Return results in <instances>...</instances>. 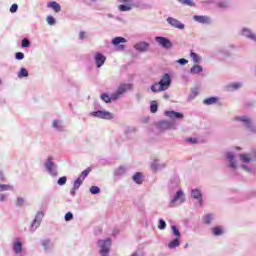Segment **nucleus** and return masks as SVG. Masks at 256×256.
I'll list each match as a JSON object with an SVG mask.
<instances>
[{
	"instance_id": "nucleus-51",
	"label": "nucleus",
	"mask_w": 256,
	"mask_h": 256,
	"mask_svg": "<svg viewBox=\"0 0 256 256\" xmlns=\"http://www.w3.org/2000/svg\"><path fill=\"white\" fill-rule=\"evenodd\" d=\"M176 63H178L179 65H187L189 63V60L185 58H181V59H178Z\"/></svg>"
},
{
	"instance_id": "nucleus-15",
	"label": "nucleus",
	"mask_w": 256,
	"mask_h": 256,
	"mask_svg": "<svg viewBox=\"0 0 256 256\" xmlns=\"http://www.w3.org/2000/svg\"><path fill=\"white\" fill-rule=\"evenodd\" d=\"M167 23H169V25H171L172 27H175L176 29H185V25L181 23V21L173 17H168Z\"/></svg>"
},
{
	"instance_id": "nucleus-19",
	"label": "nucleus",
	"mask_w": 256,
	"mask_h": 256,
	"mask_svg": "<svg viewBox=\"0 0 256 256\" xmlns=\"http://www.w3.org/2000/svg\"><path fill=\"white\" fill-rule=\"evenodd\" d=\"M13 251L15 255H21L23 253V242L17 240L13 243Z\"/></svg>"
},
{
	"instance_id": "nucleus-58",
	"label": "nucleus",
	"mask_w": 256,
	"mask_h": 256,
	"mask_svg": "<svg viewBox=\"0 0 256 256\" xmlns=\"http://www.w3.org/2000/svg\"><path fill=\"white\" fill-rule=\"evenodd\" d=\"M79 39L81 40L85 39V32L82 31L79 33Z\"/></svg>"
},
{
	"instance_id": "nucleus-32",
	"label": "nucleus",
	"mask_w": 256,
	"mask_h": 256,
	"mask_svg": "<svg viewBox=\"0 0 256 256\" xmlns=\"http://www.w3.org/2000/svg\"><path fill=\"white\" fill-rule=\"evenodd\" d=\"M19 79H23L25 77H29V71H27L25 68H21L18 72Z\"/></svg>"
},
{
	"instance_id": "nucleus-39",
	"label": "nucleus",
	"mask_w": 256,
	"mask_h": 256,
	"mask_svg": "<svg viewBox=\"0 0 256 256\" xmlns=\"http://www.w3.org/2000/svg\"><path fill=\"white\" fill-rule=\"evenodd\" d=\"M67 183V176H62L58 179L57 184L63 187Z\"/></svg>"
},
{
	"instance_id": "nucleus-24",
	"label": "nucleus",
	"mask_w": 256,
	"mask_h": 256,
	"mask_svg": "<svg viewBox=\"0 0 256 256\" xmlns=\"http://www.w3.org/2000/svg\"><path fill=\"white\" fill-rule=\"evenodd\" d=\"M242 35L248 39H252V41H256V35L247 28L242 29Z\"/></svg>"
},
{
	"instance_id": "nucleus-23",
	"label": "nucleus",
	"mask_w": 256,
	"mask_h": 256,
	"mask_svg": "<svg viewBox=\"0 0 256 256\" xmlns=\"http://www.w3.org/2000/svg\"><path fill=\"white\" fill-rule=\"evenodd\" d=\"M132 181H134V183H136V185H143V173L136 172L132 176Z\"/></svg>"
},
{
	"instance_id": "nucleus-11",
	"label": "nucleus",
	"mask_w": 256,
	"mask_h": 256,
	"mask_svg": "<svg viewBox=\"0 0 256 256\" xmlns=\"http://www.w3.org/2000/svg\"><path fill=\"white\" fill-rule=\"evenodd\" d=\"M179 176H173L170 178L169 183H168V189L170 193H173V191H179Z\"/></svg>"
},
{
	"instance_id": "nucleus-61",
	"label": "nucleus",
	"mask_w": 256,
	"mask_h": 256,
	"mask_svg": "<svg viewBox=\"0 0 256 256\" xmlns=\"http://www.w3.org/2000/svg\"><path fill=\"white\" fill-rule=\"evenodd\" d=\"M187 142H188V143H193V137L188 138V139H187Z\"/></svg>"
},
{
	"instance_id": "nucleus-2",
	"label": "nucleus",
	"mask_w": 256,
	"mask_h": 256,
	"mask_svg": "<svg viewBox=\"0 0 256 256\" xmlns=\"http://www.w3.org/2000/svg\"><path fill=\"white\" fill-rule=\"evenodd\" d=\"M44 167H45L48 175H50L51 177H57V175H58L57 164H55L53 156H49L46 159V161L44 163Z\"/></svg>"
},
{
	"instance_id": "nucleus-33",
	"label": "nucleus",
	"mask_w": 256,
	"mask_h": 256,
	"mask_svg": "<svg viewBox=\"0 0 256 256\" xmlns=\"http://www.w3.org/2000/svg\"><path fill=\"white\" fill-rule=\"evenodd\" d=\"M171 229H172V233H173L174 237L181 239V232L179 231V228H177V226H175V225H172Z\"/></svg>"
},
{
	"instance_id": "nucleus-43",
	"label": "nucleus",
	"mask_w": 256,
	"mask_h": 256,
	"mask_svg": "<svg viewBox=\"0 0 256 256\" xmlns=\"http://www.w3.org/2000/svg\"><path fill=\"white\" fill-rule=\"evenodd\" d=\"M178 3L182 5H188V7H193V0H178Z\"/></svg>"
},
{
	"instance_id": "nucleus-4",
	"label": "nucleus",
	"mask_w": 256,
	"mask_h": 256,
	"mask_svg": "<svg viewBox=\"0 0 256 256\" xmlns=\"http://www.w3.org/2000/svg\"><path fill=\"white\" fill-rule=\"evenodd\" d=\"M182 203H185V193L181 189H178L170 200L169 207H179Z\"/></svg>"
},
{
	"instance_id": "nucleus-16",
	"label": "nucleus",
	"mask_w": 256,
	"mask_h": 256,
	"mask_svg": "<svg viewBox=\"0 0 256 256\" xmlns=\"http://www.w3.org/2000/svg\"><path fill=\"white\" fill-rule=\"evenodd\" d=\"M52 128L59 133L65 131V125H63V120L55 119L52 121Z\"/></svg>"
},
{
	"instance_id": "nucleus-34",
	"label": "nucleus",
	"mask_w": 256,
	"mask_h": 256,
	"mask_svg": "<svg viewBox=\"0 0 256 256\" xmlns=\"http://www.w3.org/2000/svg\"><path fill=\"white\" fill-rule=\"evenodd\" d=\"M21 47L23 49H27V48L31 47V41L28 38H23L21 41Z\"/></svg>"
},
{
	"instance_id": "nucleus-35",
	"label": "nucleus",
	"mask_w": 256,
	"mask_h": 256,
	"mask_svg": "<svg viewBox=\"0 0 256 256\" xmlns=\"http://www.w3.org/2000/svg\"><path fill=\"white\" fill-rule=\"evenodd\" d=\"M213 235L219 236L223 233V228L221 226H216L212 228Z\"/></svg>"
},
{
	"instance_id": "nucleus-18",
	"label": "nucleus",
	"mask_w": 256,
	"mask_h": 256,
	"mask_svg": "<svg viewBox=\"0 0 256 256\" xmlns=\"http://www.w3.org/2000/svg\"><path fill=\"white\" fill-rule=\"evenodd\" d=\"M134 49L136 51H139V53H145L149 49V43L148 42H139L134 45Z\"/></svg>"
},
{
	"instance_id": "nucleus-13",
	"label": "nucleus",
	"mask_w": 256,
	"mask_h": 256,
	"mask_svg": "<svg viewBox=\"0 0 256 256\" xmlns=\"http://www.w3.org/2000/svg\"><path fill=\"white\" fill-rule=\"evenodd\" d=\"M121 43H127V39L121 36H118L112 39V45H114L115 47H118L120 51H123L125 49V45Z\"/></svg>"
},
{
	"instance_id": "nucleus-60",
	"label": "nucleus",
	"mask_w": 256,
	"mask_h": 256,
	"mask_svg": "<svg viewBox=\"0 0 256 256\" xmlns=\"http://www.w3.org/2000/svg\"><path fill=\"white\" fill-rule=\"evenodd\" d=\"M3 179H5V177L3 176V171H0V181H3Z\"/></svg>"
},
{
	"instance_id": "nucleus-45",
	"label": "nucleus",
	"mask_w": 256,
	"mask_h": 256,
	"mask_svg": "<svg viewBox=\"0 0 256 256\" xmlns=\"http://www.w3.org/2000/svg\"><path fill=\"white\" fill-rule=\"evenodd\" d=\"M150 89L153 93H159V92L162 91V90H159V84L158 83L153 84Z\"/></svg>"
},
{
	"instance_id": "nucleus-42",
	"label": "nucleus",
	"mask_w": 256,
	"mask_h": 256,
	"mask_svg": "<svg viewBox=\"0 0 256 256\" xmlns=\"http://www.w3.org/2000/svg\"><path fill=\"white\" fill-rule=\"evenodd\" d=\"M240 159L241 161H243L244 163H249L251 161V158L249 157L248 154H241L240 155Z\"/></svg>"
},
{
	"instance_id": "nucleus-56",
	"label": "nucleus",
	"mask_w": 256,
	"mask_h": 256,
	"mask_svg": "<svg viewBox=\"0 0 256 256\" xmlns=\"http://www.w3.org/2000/svg\"><path fill=\"white\" fill-rule=\"evenodd\" d=\"M77 190L78 189H75V187L73 186L72 189L70 190V195H72V197H75Z\"/></svg>"
},
{
	"instance_id": "nucleus-1",
	"label": "nucleus",
	"mask_w": 256,
	"mask_h": 256,
	"mask_svg": "<svg viewBox=\"0 0 256 256\" xmlns=\"http://www.w3.org/2000/svg\"><path fill=\"white\" fill-rule=\"evenodd\" d=\"M165 117L170 120H161L157 123V128L159 131H167L169 129H177L179 127L180 119H183L184 115L181 112L167 110L164 112Z\"/></svg>"
},
{
	"instance_id": "nucleus-41",
	"label": "nucleus",
	"mask_w": 256,
	"mask_h": 256,
	"mask_svg": "<svg viewBox=\"0 0 256 256\" xmlns=\"http://www.w3.org/2000/svg\"><path fill=\"white\" fill-rule=\"evenodd\" d=\"M15 59L16 61H23V59H25V54L23 52H16Z\"/></svg>"
},
{
	"instance_id": "nucleus-63",
	"label": "nucleus",
	"mask_w": 256,
	"mask_h": 256,
	"mask_svg": "<svg viewBox=\"0 0 256 256\" xmlns=\"http://www.w3.org/2000/svg\"><path fill=\"white\" fill-rule=\"evenodd\" d=\"M165 99H169V95L168 94H164L163 96Z\"/></svg>"
},
{
	"instance_id": "nucleus-21",
	"label": "nucleus",
	"mask_w": 256,
	"mask_h": 256,
	"mask_svg": "<svg viewBox=\"0 0 256 256\" xmlns=\"http://www.w3.org/2000/svg\"><path fill=\"white\" fill-rule=\"evenodd\" d=\"M193 67L190 68V70H184L182 74V81L184 83H189L191 81V74H193Z\"/></svg>"
},
{
	"instance_id": "nucleus-22",
	"label": "nucleus",
	"mask_w": 256,
	"mask_h": 256,
	"mask_svg": "<svg viewBox=\"0 0 256 256\" xmlns=\"http://www.w3.org/2000/svg\"><path fill=\"white\" fill-rule=\"evenodd\" d=\"M194 20L198 23H202L203 25H209L211 23V18L207 16H194Z\"/></svg>"
},
{
	"instance_id": "nucleus-38",
	"label": "nucleus",
	"mask_w": 256,
	"mask_h": 256,
	"mask_svg": "<svg viewBox=\"0 0 256 256\" xmlns=\"http://www.w3.org/2000/svg\"><path fill=\"white\" fill-rule=\"evenodd\" d=\"M167 227V222H165V220L163 219H159V225H158V229H160V231L165 230Z\"/></svg>"
},
{
	"instance_id": "nucleus-27",
	"label": "nucleus",
	"mask_w": 256,
	"mask_h": 256,
	"mask_svg": "<svg viewBox=\"0 0 256 256\" xmlns=\"http://www.w3.org/2000/svg\"><path fill=\"white\" fill-rule=\"evenodd\" d=\"M127 173V168L125 166H119L115 171L114 175L116 177H121V175H125Z\"/></svg>"
},
{
	"instance_id": "nucleus-48",
	"label": "nucleus",
	"mask_w": 256,
	"mask_h": 256,
	"mask_svg": "<svg viewBox=\"0 0 256 256\" xmlns=\"http://www.w3.org/2000/svg\"><path fill=\"white\" fill-rule=\"evenodd\" d=\"M65 221H73V213L72 212H68L65 214L64 216Z\"/></svg>"
},
{
	"instance_id": "nucleus-14",
	"label": "nucleus",
	"mask_w": 256,
	"mask_h": 256,
	"mask_svg": "<svg viewBox=\"0 0 256 256\" xmlns=\"http://www.w3.org/2000/svg\"><path fill=\"white\" fill-rule=\"evenodd\" d=\"M94 61L96 63V67L100 69V67H103L105 65V61H107V58L105 55L101 54V52H97L94 56Z\"/></svg>"
},
{
	"instance_id": "nucleus-31",
	"label": "nucleus",
	"mask_w": 256,
	"mask_h": 256,
	"mask_svg": "<svg viewBox=\"0 0 256 256\" xmlns=\"http://www.w3.org/2000/svg\"><path fill=\"white\" fill-rule=\"evenodd\" d=\"M158 109H159V104L157 103V101L153 100L150 103V112L151 113H157Z\"/></svg>"
},
{
	"instance_id": "nucleus-29",
	"label": "nucleus",
	"mask_w": 256,
	"mask_h": 256,
	"mask_svg": "<svg viewBox=\"0 0 256 256\" xmlns=\"http://www.w3.org/2000/svg\"><path fill=\"white\" fill-rule=\"evenodd\" d=\"M133 3H127V4H121L118 6V10L121 11V13H125V11H131Z\"/></svg>"
},
{
	"instance_id": "nucleus-17",
	"label": "nucleus",
	"mask_w": 256,
	"mask_h": 256,
	"mask_svg": "<svg viewBox=\"0 0 256 256\" xmlns=\"http://www.w3.org/2000/svg\"><path fill=\"white\" fill-rule=\"evenodd\" d=\"M193 198L196 199L195 205L199 207L203 206V196L201 195V191L199 189L193 190Z\"/></svg>"
},
{
	"instance_id": "nucleus-5",
	"label": "nucleus",
	"mask_w": 256,
	"mask_h": 256,
	"mask_svg": "<svg viewBox=\"0 0 256 256\" xmlns=\"http://www.w3.org/2000/svg\"><path fill=\"white\" fill-rule=\"evenodd\" d=\"M131 89H133V84L131 83L120 84L117 90L114 93H112V99H119L121 95H125V92L131 91Z\"/></svg>"
},
{
	"instance_id": "nucleus-12",
	"label": "nucleus",
	"mask_w": 256,
	"mask_h": 256,
	"mask_svg": "<svg viewBox=\"0 0 256 256\" xmlns=\"http://www.w3.org/2000/svg\"><path fill=\"white\" fill-rule=\"evenodd\" d=\"M40 245L43 247L45 253H51L53 251V242L49 238L40 240Z\"/></svg>"
},
{
	"instance_id": "nucleus-9",
	"label": "nucleus",
	"mask_w": 256,
	"mask_h": 256,
	"mask_svg": "<svg viewBox=\"0 0 256 256\" xmlns=\"http://www.w3.org/2000/svg\"><path fill=\"white\" fill-rule=\"evenodd\" d=\"M155 41L163 49H171L173 47V42L165 36H156Z\"/></svg>"
},
{
	"instance_id": "nucleus-47",
	"label": "nucleus",
	"mask_w": 256,
	"mask_h": 256,
	"mask_svg": "<svg viewBox=\"0 0 256 256\" xmlns=\"http://www.w3.org/2000/svg\"><path fill=\"white\" fill-rule=\"evenodd\" d=\"M212 221H213V216L211 214L206 215V217L204 218V223L206 225H209Z\"/></svg>"
},
{
	"instance_id": "nucleus-6",
	"label": "nucleus",
	"mask_w": 256,
	"mask_h": 256,
	"mask_svg": "<svg viewBox=\"0 0 256 256\" xmlns=\"http://www.w3.org/2000/svg\"><path fill=\"white\" fill-rule=\"evenodd\" d=\"M43 217H45V213L43 211H38L35 215L34 220L30 225L31 233H35L38 227H41V222L43 221Z\"/></svg>"
},
{
	"instance_id": "nucleus-40",
	"label": "nucleus",
	"mask_w": 256,
	"mask_h": 256,
	"mask_svg": "<svg viewBox=\"0 0 256 256\" xmlns=\"http://www.w3.org/2000/svg\"><path fill=\"white\" fill-rule=\"evenodd\" d=\"M13 186L7 184H0V191H11Z\"/></svg>"
},
{
	"instance_id": "nucleus-36",
	"label": "nucleus",
	"mask_w": 256,
	"mask_h": 256,
	"mask_svg": "<svg viewBox=\"0 0 256 256\" xmlns=\"http://www.w3.org/2000/svg\"><path fill=\"white\" fill-rule=\"evenodd\" d=\"M90 193L91 195H99V193H101V188H99L98 186H91Z\"/></svg>"
},
{
	"instance_id": "nucleus-26",
	"label": "nucleus",
	"mask_w": 256,
	"mask_h": 256,
	"mask_svg": "<svg viewBox=\"0 0 256 256\" xmlns=\"http://www.w3.org/2000/svg\"><path fill=\"white\" fill-rule=\"evenodd\" d=\"M219 103V97H210L203 100L204 105H215Z\"/></svg>"
},
{
	"instance_id": "nucleus-62",
	"label": "nucleus",
	"mask_w": 256,
	"mask_h": 256,
	"mask_svg": "<svg viewBox=\"0 0 256 256\" xmlns=\"http://www.w3.org/2000/svg\"><path fill=\"white\" fill-rule=\"evenodd\" d=\"M188 100H189V101H192V100H193V95L190 94V95L188 96Z\"/></svg>"
},
{
	"instance_id": "nucleus-28",
	"label": "nucleus",
	"mask_w": 256,
	"mask_h": 256,
	"mask_svg": "<svg viewBox=\"0 0 256 256\" xmlns=\"http://www.w3.org/2000/svg\"><path fill=\"white\" fill-rule=\"evenodd\" d=\"M227 159L230 161V167L232 169H237V162H235V155L228 153Z\"/></svg>"
},
{
	"instance_id": "nucleus-59",
	"label": "nucleus",
	"mask_w": 256,
	"mask_h": 256,
	"mask_svg": "<svg viewBox=\"0 0 256 256\" xmlns=\"http://www.w3.org/2000/svg\"><path fill=\"white\" fill-rule=\"evenodd\" d=\"M119 3H133V0H118Z\"/></svg>"
},
{
	"instance_id": "nucleus-49",
	"label": "nucleus",
	"mask_w": 256,
	"mask_h": 256,
	"mask_svg": "<svg viewBox=\"0 0 256 256\" xmlns=\"http://www.w3.org/2000/svg\"><path fill=\"white\" fill-rule=\"evenodd\" d=\"M19 10V5L17 4H12L10 7V13H17V11Z\"/></svg>"
},
{
	"instance_id": "nucleus-46",
	"label": "nucleus",
	"mask_w": 256,
	"mask_h": 256,
	"mask_svg": "<svg viewBox=\"0 0 256 256\" xmlns=\"http://www.w3.org/2000/svg\"><path fill=\"white\" fill-rule=\"evenodd\" d=\"M24 203L25 199H23L22 197H18L16 201V207H23Z\"/></svg>"
},
{
	"instance_id": "nucleus-7",
	"label": "nucleus",
	"mask_w": 256,
	"mask_h": 256,
	"mask_svg": "<svg viewBox=\"0 0 256 256\" xmlns=\"http://www.w3.org/2000/svg\"><path fill=\"white\" fill-rule=\"evenodd\" d=\"M89 173H91V167L86 168L84 171L81 172V174L78 176V178L74 181L73 187L74 189H79L81 185H83V182L87 177H89Z\"/></svg>"
},
{
	"instance_id": "nucleus-37",
	"label": "nucleus",
	"mask_w": 256,
	"mask_h": 256,
	"mask_svg": "<svg viewBox=\"0 0 256 256\" xmlns=\"http://www.w3.org/2000/svg\"><path fill=\"white\" fill-rule=\"evenodd\" d=\"M152 171H159V159H155L151 164Z\"/></svg>"
},
{
	"instance_id": "nucleus-8",
	"label": "nucleus",
	"mask_w": 256,
	"mask_h": 256,
	"mask_svg": "<svg viewBox=\"0 0 256 256\" xmlns=\"http://www.w3.org/2000/svg\"><path fill=\"white\" fill-rule=\"evenodd\" d=\"M159 91H167L169 87H171V75L168 73L164 74L160 79L159 83Z\"/></svg>"
},
{
	"instance_id": "nucleus-50",
	"label": "nucleus",
	"mask_w": 256,
	"mask_h": 256,
	"mask_svg": "<svg viewBox=\"0 0 256 256\" xmlns=\"http://www.w3.org/2000/svg\"><path fill=\"white\" fill-rule=\"evenodd\" d=\"M201 71H203V67H201L199 65L193 66V73H201Z\"/></svg>"
},
{
	"instance_id": "nucleus-20",
	"label": "nucleus",
	"mask_w": 256,
	"mask_h": 256,
	"mask_svg": "<svg viewBox=\"0 0 256 256\" xmlns=\"http://www.w3.org/2000/svg\"><path fill=\"white\" fill-rule=\"evenodd\" d=\"M48 9H53L55 13H61V5L55 1L47 3Z\"/></svg>"
},
{
	"instance_id": "nucleus-54",
	"label": "nucleus",
	"mask_w": 256,
	"mask_h": 256,
	"mask_svg": "<svg viewBox=\"0 0 256 256\" xmlns=\"http://www.w3.org/2000/svg\"><path fill=\"white\" fill-rule=\"evenodd\" d=\"M167 167V163H159L158 165V171H161L162 169H165Z\"/></svg>"
},
{
	"instance_id": "nucleus-30",
	"label": "nucleus",
	"mask_w": 256,
	"mask_h": 256,
	"mask_svg": "<svg viewBox=\"0 0 256 256\" xmlns=\"http://www.w3.org/2000/svg\"><path fill=\"white\" fill-rule=\"evenodd\" d=\"M179 245H181L179 238H174L172 241L169 242L168 247L169 249H175V247H179Z\"/></svg>"
},
{
	"instance_id": "nucleus-52",
	"label": "nucleus",
	"mask_w": 256,
	"mask_h": 256,
	"mask_svg": "<svg viewBox=\"0 0 256 256\" xmlns=\"http://www.w3.org/2000/svg\"><path fill=\"white\" fill-rule=\"evenodd\" d=\"M241 121H243L244 123H246L247 127H251V120H249V118L247 117H242Z\"/></svg>"
},
{
	"instance_id": "nucleus-55",
	"label": "nucleus",
	"mask_w": 256,
	"mask_h": 256,
	"mask_svg": "<svg viewBox=\"0 0 256 256\" xmlns=\"http://www.w3.org/2000/svg\"><path fill=\"white\" fill-rule=\"evenodd\" d=\"M230 87H231L232 89H239V87H241V84H239V83H233V84L230 85Z\"/></svg>"
},
{
	"instance_id": "nucleus-44",
	"label": "nucleus",
	"mask_w": 256,
	"mask_h": 256,
	"mask_svg": "<svg viewBox=\"0 0 256 256\" xmlns=\"http://www.w3.org/2000/svg\"><path fill=\"white\" fill-rule=\"evenodd\" d=\"M48 25H55L57 23V20H55V17L53 16H48L46 19Z\"/></svg>"
},
{
	"instance_id": "nucleus-53",
	"label": "nucleus",
	"mask_w": 256,
	"mask_h": 256,
	"mask_svg": "<svg viewBox=\"0 0 256 256\" xmlns=\"http://www.w3.org/2000/svg\"><path fill=\"white\" fill-rule=\"evenodd\" d=\"M199 61H201V58L199 56H197L196 53H193V62L194 63H199Z\"/></svg>"
},
{
	"instance_id": "nucleus-3",
	"label": "nucleus",
	"mask_w": 256,
	"mask_h": 256,
	"mask_svg": "<svg viewBox=\"0 0 256 256\" xmlns=\"http://www.w3.org/2000/svg\"><path fill=\"white\" fill-rule=\"evenodd\" d=\"M111 238H106L104 240H98L97 244L100 248V255L101 256H109L111 251Z\"/></svg>"
},
{
	"instance_id": "nucleus-57",
	"label": "nucleus",
	"mask_w": 256,
	"mask_h": 256,
	"mask_svg": "<svg viewBox=\"0 0 256 256\" xmlns=\"http://www.w3.org/2000/svg\"><path fill=\"white\" fill-rule=\"evenodd\" d=\"M7 199V195L5 194H0V201L3 202V201H6Z\"/></svg>"
},
{
	"instance_id": "nucleus-64",
	"label": "nucleus",
	"mask_w": 256,
	"mask_h": 256,
	"mask_svg": "<svg viewBox=\"0 0 256 256\" xmlns=\"http://www.w3.org/2000/svg\"><path fill=\"white\" fill-rule=\"evenodd\" d=\"M190 57H193V50H190Z\"/></svg>"
},
{
	"instance_id": "nucleus-25",
	"label": "nucleus",
	"mask_w": 256,
	"mask_h": 256,
	"mask_svg": "<svg viewBox=\"0 0 256 256\" xmlns=\"http://www.w3.org/2000/svg\"><path fill=\"white\" fill-rule=\"evenodd\" d=\"M100 99H102V101H104V103H111V101H117V99L113 98V94H111L109 96V94H107V93H102L100 95Z\"/></svg>"
},
{
	"instance_id": "nucleus-10",
	"label": "nucleus",
	"mask_w": 256,
	"mask_h": 256,
	"mask_svg": "<svg viewBox=\"0 0 256 256\" xmlns=\"http://www.w3.org/2000/svg\"><path fill=\"white\" fill-rule=\"evenodd\" d=\"M91 117H96V119H113V113L105 110H98V111H93L90 113Z\"/></svg>"
}]
</instances>
